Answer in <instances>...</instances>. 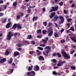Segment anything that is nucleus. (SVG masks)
Returning <instances> with one entry per match:
<instances>
[{"label":"nucleus","mask_w":76,"mask_h":76,"mask_svg":"<svg viewBox=\"0 0 76 76\" xmlns=\"http://www.w3.org/2000/svg\"><path fill=\"white\" fill-rule=\"evenodd\" d=\"M48 40V37H46L45 39H42V41L43 42H44L43 44H42L39 45V46L42 47H45L47 45V42Z\"/></svg>","instance_id":"f257e3e1"},{"label":"nucleus","mask_w":76,"mask_h":76,"mask_svg":"<svg viewBox=\"0 0 76 76\" xmlns=\"http://www.w3.org/2000/svg\"><path fill=\"white\" fill-rule=\"evenodd\" d=\"M8 34L7 35V39L8 40V41H10L11 39V38H12V37H13L14 34L10 31H9Z\"/></svg>","instance_id":"f03ea898"},{"label":"nucleus","mask_w":76,"mask_h":76,"mask_svg":"<svg viewBox=\"0 0 76 76\" xmlns=\"http://www.w3.org/2000/svg\"><path fill=\"white\" fill-rule=\"evenodd\" d=\"M59 19L61 20V21H59V24H61L64 22V17L62 16H59Z\"/></svg>","instance_id":"7ed1b4c3"},{"label":"nucleus","mask_w":76,"mask_h":76,"mask_svg":"<svg viewBox=\"0 0 76 76\" xmlns=\"http://www.w3.org/2000/svg\"><path fill=\"white\" fill-rule=\"evenodd\" d=\"M63 56L64 57V58L66 59V60L70 58V55H68L67 54L64 55H63Z\"/></svg>","instance_id":"20e7f679"},{"label":"nucleus","mask_w":76,"mask_h":76,"mask_svg":"<svg viewBox=\"0 0 76 76\" xmlns=\"http://www.w3.org/2000/svg\"><path fill=\"white\" fill-rule=\"evenodd\" d=\"M70 39L72 41H73L74 42H76V37L75 35L73 36L72 38L70 37Z\"/></svg>","instance_id":"39448f33"},{"label":"nucleus","mask_w":76,"mask_h":76,"mask_svg":"<svg viewBox=\"0 0 76 76\" xmlns=\"http://www.w3.org/2000/svg\"><path fill=\"white\" fill-rule=\"evenodd\" d=\"M34 70L36 71H38L39 70V67L38 65H36L33 68Z\"/></svg>","instance_id":"423d86ee"},{"label":"nucleus","mask_w":76,"mask_h":76,"mask_svg":"<svg viewBox=\"0 0 76 76\" xmlns=\"http://www.w3.org/2000/svg\"><path fill=\"white\" fill-rule=\"evenodd\" d=\"M11 25H12V23L11 22H8L6 25V28L8 29V28H10V26H11Z\"/></svg>","instance_id":"0eeeda50"},{"label":"nucleus","mask_w":76,"mask_h":76,"mask_svg":"<svg viewBox=\"0 0 76 76\" xmlns=\"http://www.w3.org/2000/svg\"><path fill=\"white\" fill-rule=\"evenodd\" d=\"M2 20L1 21V22L2 23H5L6 22V21H7V18H4L1 19Z\"/></svg>","instance_id":"6e6552de"},{"label":"nucleus","mask_w":76,"mask_h":76,"mask_svg":"<svg viewBox=\"0 0 76 76\" xmlns=\"http://www.w3.org/2000/svg\"><path fill=\"white\" fill-rule=\"evenodd\" d=\"M56 15L55 12H53L50 13V19H52L54 15Z\"/></svg>","instance_id":"1a4fd4ad"},{"label":"nucleus","mask_w":76,"mask_h":76,"mask_svg":"<svg viewBox=\"0 0 76 76\" xmlns=\"http://www.w3.org/2000/svg\"><path fill=\"white\" fill-rule=\"evenodd\" d=\"M33 67L34 66H33V65H31V66L28 67V66H26V68L28 69V70L29 71H30L31 70H32V69L33 68Z\"/></svg>","instance_id":"9d476101"},{"label":"nucleus","mask_w":76,"mask_h":76,"mask_svg":"<svg viewBox=\"0 0 76 76\" xmlns=\"http://www.w3.org/2000/svg\"><path fill=\"white\" fill-rule=\"evenodd\" d=\"M39 60L40 61H41L42 60L43 61H44V57L42 56H39L38 58Z\"/></svg>","instance_id":"9b49d317"},{"label":"nucleus","mask_w":76,"mask_h":76,"mask_svg":"<svg viewBox=\"0 0 76 76\" xmlns=\"http://www.w3.org/2000/svg\"><path fill=\"white\" fill-rule=\"evenodd\" d=\"M20 55V53H19L18 52H15L14 53V57H16L17 56H19Z\"/></svg>","instance_id":"f8f14e48"},{"label":"nucleus","mask_w":76,"mask_h":76,"mask_svg":"<svg viewBox=\"0 0 76 76\" xmlns=\"http://www.w3.org/2000/svg\"><path fill=\"white\" fill-rule=\"evenodd\" d=\"M52 9H53V11L54 12H55V11H56L58 10V7H52Z\"/></svg>","instance_id":"ddd939ff"},{"label":"nucleus","mask_w":76,"mask_h":76,"mask_svg":"<svg viewBox=\"0 0 76 76\" xmlns=\"http://www.w3.org/2000/svg\"><path fill=\"white\" fill-rule=\"evenodd\" d=\"M53 18L54 19H52V20L53 21H54V22L56 21V20H57L58 18V16H54V17Z\"/></svg>","instance_id":"4468645a"},{"label":"nucleus","mask_w":76,"mask_h":76,"mask_svg":"<svg viewBox=\"0 0 76 76\" xmlns=\"http://www.w3.org/2000/svg\"><path fill=\"white\" fill-rule=\"evenodd\" d=\"M5 61H6V59L5 58H3L0 61V63H4Z\"/></svg>","instance_id":"2eb2a0df"},{"label":"nucleus","mask_w":76,"mask_h":76,"mask_svg":"<svg viewBox=\"0 0 76 76\" xmlns=\"http://www.w3.org/2000/svg\"><path fill=\"white\" fill-rule=\"evenodd\" d=\"M61 54H64V55H66L67 53H66V52L63 49L61 50Z\"/></svg>","instance_id":"dca6fc26"},{"label":"nucleus","mask_w":76,"mask_h":76,"mask_svg":"<svg viewBox=\"0 0 76 76\" xmlns=\"http://www.w3.org/2000/svg\"><path fill=\"white\" fill-rule=\"evenodd\" d=\"M38 20V16H37L35 17V16H34L33 17L32 19L33 21H34V20Z\"/></svg>","instance_id":"f3484780"},{"label":"nucleus","mask_w":76,"mask_h":76,"mask_svg":"<svg viewBox=\"0 0 76 76\" xmlns=\"http://www.w3.org/2000/svg\"><path fill=\"white\" fill-rule=\"evenodd\" d=\"M31 76H34L36 74L35 72L32 71L31 72Z\"/></svg>","instance_id":"a211bd4d"},{"label":"nucleus","mask_w":76,"mask_h":76,"mask_svg":"<svg viewBox=\"0 0 76 76\" xmlns=\"http://www.w3.org/2000/svg\"><path fill=\"white\" fill-rule=\"evenodd\" d=\"M53 31H52L50 32L48 34V37H51L53 35Z\"/></svg>","instance_id":"6ab92c4d"},{"label":"nucleus","mask_w":76,"mask_h":76,"mask_svg":"<svg viewBox=\"0 0 76 76\" xmlns=\"http://www.w3.org/2000/svg\"><path fill=\"white\" fill-rule=\"evenodd\" d=\"M17 26L18 29H21L22 28V26H20V24L19 23L17 24Z\"/></svg>","instance_id":"aec40b11"},{"label":"nucleus","mask_w":76,"mask_h":76,"mask_svg":"<svg viewBox=\"0 0 76 76\" xmlns=\"http://www.w3.org/2000/svg\"><path fill=\"white\" fill-rule=\"evenodd\" d=\"M12 62H13V58H10V61H8V63L9 64H12Z\"/></svg>","instance_id":"412c9836"},{"label":"nucleus","mask_w":76,"mask_h":76,"mask_svg":"<svg viewBox=\"0 0 76 76\" xmlns=\"http://www.w3.org/2000/svg\"><path fill=\"white\" fill-rule=\"evenodd\" d=\"M70 68L73 70H76V66H71Z\"/></svg>","instance_id":"4be33fe9"},{"label":"nucleus","mask_w":76,"mask_h":76,"mask_svg":"<svg viewBox=\"0 0 76 76\" xmlns=\"http://www.w3.org/2000/svg\"><path fill=\"white\" fill-rule=\"evenodd\" d=\"M45 50H51V48L49 46H47L44 48Z\"/></svg>","instance_id":"5701e85b"},{"label":"nucleus","mask_w":76,"mask_h":76,"mask_svg":"<svg viewBox=\"0 0 76 76\" xmlns=\"http://www.w3.org/2000/svg\"><path fill=\"white\" fill-rule=\"evenodd\" d=\"M17 27V24L15 23L14 24L12 27V29H16Z\"/></svg>","instance_id":"b1692460"},{"label":"nucleus","mask_w":76,"mask_h":76,"mask_svg":"<svg viewBox=\"0 0 76 76\" xmlns=\"http://www.w3.org/2000/svg\"><path fill=\"white\" fill-rule=\"evenodd\" d=\"M59 63H61V64H64V63H66V62L65 61H62L61 60H60L58 61Z\"/></svg>","instance_id":"393cba45"},{"label":"nucleus","mask_w":76,"mask_h":76,"mask_svg":"<svg viewBox=\"0 0 76 76\" xmlns=\"http://www.w3.org/2000/svg\"><path fill=\"white\" fill-rule=\"evenodd\" d=\"M24 42V43H27V44H30V43H29V41L27 40H24L23 42Z\"/></svg>","instance_id":"a878e982"},{"label":"nucleus","mask_w":76,"mask_h":76,"mask_svg":"<svg viewBox=\"0 0 76 76\" xmlns=\"http://www.w3.org/2000/svg\"><path fill=\"white\" fill-rule=\"evenodd\" d=\"M48 32H51V31H52V28H48Z\"/></svg>","instance_id":"bb28decb"},{"label":"nucleus","mask_w":76,"mask_h":76,"mask_svg":"<svg viewBox=\"0 0 76 76\" xmlns=\"http://www.w3.org/2000/svg\"><path fill=\"white\" fill-rule=\"evenodd\" d=\"M52 73L53 75H58V73H57L55 71H53L52 72Z\"/></svg>","instance_id":"cd10ccee"},{"label":"nucleus","mask_w":76,"mask_h":76,"mask_svg":"<svg viewBox=\"0 0 76 76\" xmlns=\"http://www.w3.org/2000/svg\"><path fill=\"white\" fill-rule=\"evenodd\" d=\"M52 62H53L54 63H56L57 62V60L55 59H53L51 60Z\"/></svg>","instance_id":"c85d7f7f"},{"label":"nucleus","mask_w":76,"mask_h":76,"mask_svg":"<svg viewBox=\"0 0 76 76\" xmlns=\"http://www.w3.org/2000/svg\"><path fill=\"white\" fill-rule=\"evenodd\" d=\"M57 55L58 56V58H61V54L59 52L57 53Z\"/></svg>","instance_id":"c756f323"},{"label":"nucleus","mask_w":76,"mask_h":76,"mask_svg":"<svg viewBox=\"0 0 76 76\" xmlns=\"http://www.w3.org/2000/svg\"><path fill=\"white\" fill-rule=\"evenodd\" d=\"M70 30L72 31H73V32H74L75 31V29H74V28L72 27H71L70 29H69V31H70Z\"/></svg>","instance_id":"7c9ffc66"},{"label":"nucleus","mask_w":76,"mask_h":76,"mask_svg":"<svg viewBox=\"0 0 76 76\" xmlns=\"http://www.w3.org/2000/svg\"><path fill=\"white\" fill-rule=\"evenodd\" d=\"M26 75L28 76H31V72H28L26 73Z\"/></svg>","instance_id":"2f4dec72"},{"label":"nucleus","mask_w":76,"mask_h":76,"mask_svg":"<svg viewBox=\"0 0 76 76\" xmlns=\"http://www.w3.org/2000/svg\"><path fill=\"white\" fill-rule=\"evenodd\" d=\"M9 54V50H6V52L5 53V56H7V55Z\"/></svg>","instance_id":"473e14b6"},{"label":"nucleus","mask_w":76,"mask_h":76,"mask_svg":"<svg viewBox=\"0 0 76 76\" xmlns=\"http://www.w3.org/2000/svg\"><path fill=\"white\" fill-rule=\"evenodd\" d=\"M42 33L43 34H45L47 33V30H43L42 31Z\"/></svg>","instance_id":"72a5a7b5"},{"label":"nucleus","mask_w":76,"mask_h":76,"mask_svg":"<svg viewBox=\"0 0 76 76\" xmlns=\"http://www.w3.org/2000/svg\"><path fill=\"white\" fill-rule=\"evenodd\" d=\"M37 48L39 50H44V49H43V48L42 47H37Z\"/></svg>","instance_id":"f704fd0d"},{"label":"nucleus","mask_w":76,"mask_h":76,"mask_svg":"<svg viewBox=\"0 0 76 76\" xmlns=\"http://www.w3.org/2000/svg\"><path fill=\"white\" fill-rule=\"evenodd\" d=\"M39 33H40V34L41 33V29H39L37 30V33L39 34Z\"/></svg>","instance_id":"c9c22d12"},{"label":"nucleus","mask_w":76,"mask_h":76,"mask_svg":"<svg viewBox=\"0 0 76 76\" xmlns=\"http://www.w3.org/2000/svg\"><path fill=\"white\" fill-rule=\"evenodd\" d=\"M66 41H70V39L69 38L68 36H67L66 37Z\"/></svg>","instance_id":"e433bc0d"},{"label":"nucleus","mask_w":76,"mask_h":76,"mask_svg":"<svg viewBox=\"0 0 76 76\" xmlns=\"http://www.w3.org/2000/svg\"><path fill=\"white\" fill-rule=\"evenodd\" d=\"M63 1H61L60 3H59V5L60 6H63Z\"/></svg>","instance_id":"4c0bfd02"},{"label":"nucleus","mask_w":76,"mask_h":76,"mask_svg":"<svg viewBox=\"0 0 76 76\" xmlns=\"http://www.w3.org/2000/svg\"><path fill=\"white\" fill-rule=\"evenodd\" d=\"M46 54H48V53H50V50H45Z\"/></svg>","instance_id":"58836bf2"},{"label":"nucleus","mask_w":76,"mask_h":76,"mask_svg":"<svg viewBox=\"0 0 76 76\" xmlns=\"http://www.w3.org/2000/svg\"><path fill=\"white\" fill-rule=\"evenodd\" d=\"M28 39H31V38H32V35H30L28 36Z\"/></svg>","instance_id":"ea45409f"},{"label":"nucleus","mask_w":76,"mask_h":76,"mask_svg":"<svg viewBox=\"0 0 76 76\" xmlns=\"http://www.w3.org/2000/svg\"><path fill=\"white\" fill-rule=\"evenodd\" d=\"M72 20V19L71 18H68L67 19V21L68 22H70V21Z\"/></svg>","instance_id":"a19ab883"},{"label":"nucleus","mask_w":76,"mask_h":76,"mask_svg":"<svg viewBox=\"0 0 76 76\" xmlns=\"http://www.w3.org/2000/svg\"><path fill=\"white\" fill-rule=\"evenodd\" d=\"M57 53H53L52 54L53 56L54 57H55V56H57Z\"/></svg>","instance_id":"79ce46f5"},{"label":"nucleus","mask_w":76,"mask_h":76,"mask_svg":"<svg viewBox=\"0 0 76 76\" xmlns=\"http://www.w3.org/2000/svg\"><path fill=\"white\" fill-rule=\"evenodd\" d=\"M37 37V38H42V35H38Z\"/></svg>","instance_id":"37998d69"},{"label":"nucleus","mask_w":76,"mask_h":76,"mask_svg":"<svg viewBox=\"0 0 76 76\" xmlns=\"http://www.w3.org/2000/svg\"><path fill=\"white\" fill-rule=\"evenodd\" d=\"M52 25V23H49L48 24V26L49 28H50V26Z\"/></svg>","instance_id":"c03bdc74"},{"label":"nucleus","mask_w":76,"mask_h":76,"mask_svg":"<svg viewBox=\"0 0 76 76\" xmlns=\"http://www.w3.org/2000/svg\"><path fill=\"white\" fill-rule=\"evenodd\" d=\"M47 23L46 21L44 22L43 23V24L44 25H45V26H47Z\"/></svg>","instance_id":"a18cd8bd"},{"label":"nucleus","mask_w":76,"mask_h":76,"mask_svg":"<svg viewBox=\"0 0 76 76\" xmlns=\"http://www.w3.org/2000/svg\"><path fill=\"white\" fill-rule=\"evenodd\" d=\"M17 5V3L16 2H15L13 3V6L14 7H15Z\"/></svg>","instance_id":"49530a36"},{"label":"nucleus","mask_w":76,"mask_h":76,"mask_svg":"<svg viewBox=\"0 0 76 76\" xmlns=\"http://www.w3.org/2000/svg\"><path fill=\"white\" fill-rule=\"evenodd\" d=\"M27 12L28 13H30L31 12V9H28L27 10Z\"/></svg>","instance_id":"de8ad7c7"},{"label":"nucleus","mask_w":76,"mask_h":76,"mask_svg":"<svg viewBox=\"0 0 76 76\" xmlns=\"http://www.w3.org/2000/svg\"><path fill=\"white\" fill-rule=\"evenodd\" d=\"M61 44H63V42H65V40H61Z\"/></svg>","instance_id":"09e8293b"},{"label":"nucleus","mask_w":76,"mask_h":76,"mask_svg":"<svg viewBox=\"0 0 76 76\" xmlns=\"http://www.w3.org/2000/svg\"><path fill=\"white\" fill-rule=\"evenodd\" d=\"M4 16V13H0V17H1V16Z\"/></svg>","instance_id":"8fccbe9b"},{"label":"nucleus","mask_w":76,"mask_h":76,"mask_svg":"<svg viewBox=\"0 0 76 76\" xmlns=\"http://www.w3.org/2000/svg\"><path fill=\"white\" fill-rule=\"evenodd\" d=\"M34 7H35V6H30L29 7V8L30 9H31V8H34Z\"/></svg>","instance_id":"3c124183"},{"label":"nucleus","mask_w":76,"mask_h":76,"mask_svg":"<svg viewBox=\"0 0 76 76\" xmlns=\"http://www.w3.org/2000/svg\"><path fill=\"white\" fill-rule=\"evenodd\" d=\"M16 45L18 46V47H20L22 46V45L21 44H19L18 45Z\"/></svg>","instance_id":"603ef678"},{"label":"nucleus","mask_w":76,"mask_h":76,"mask_svg":"<svg viewBox=\"0 0 76 76\" xmlns=\"http://www.w3.org/2000/svg\"><path fill=\"white\" fill-rule=\"evenodd\" d=\"M43 53L44 54V55H45V56H48V54H46V53L45 52H43Z\"/></svg>","instance_id":"864d4df0"},{"label":"nucleus","mask_w":76,"mask_h":76,"mask_svg":"<svg viewBox=\"0 0 76 76\" xmlns=\"http://www.w3.org/2000/svg\"><path fill=\"white\" fill-rule=\"evenodd\" d=\"M17 50L18 51H20L22 50V48H19L17 49Z\"/></svg>","instance_id":"5fc2aeb1"},{"label":"nucleus","mask_w":76,"mask_h":76,"mask_svg":"<svg viewBox=\"0 0 76 76\" xmlns=\"http://www.w3.org/2000/svg\"><path fill=\"white\" fill-rule=\"evenodd\" d=\"M75 53V51H72L70 52V54H73V53Z\"/></svg>","instance_id":"6e6d98bb"},{"label":"nucleus","mask_w":76,"mask_h":76,"mask_svg":"<svg viewBox=\"0 0 76 76\" xmlns=\"http://www.w3.org/2000/svg\"><path fill=\"white\" fill-rule=\"evenodd\" d=\"M20 15H18L17 16V19H20Z\"/></svg>","instance_id":"4d7b16f0"},{"label":"nucleus","mask_w":76,"mask_h":76,"mask_svg":"<svg viewBox=\"0 0 76 76\" xmlns=\"http://www.w3.org/2000/svg\"><path fill=\"white\" fill-rule=\"evenodd\" d=\"M31 43L33 45H35V42L34 41H32Z\"/></svg>","instance_id":"13d9d810"},{"label":"nucleus","mask_w":76,"mask_h":76,"mask_svg":"<svg viewBox=\"0 0 76 76\" xmlns=\"http://www.w3.org/2000/svg\"><path fill=\"white\" fill-rule=\"evenodd\" d=\"M58 34H54V36L55 37H58Z\"/></svg>","instance_id":"bf43d9fd"},{"label":"nucleus","mask_w":76,"mask_h":76,"mask_svg":"<svg viewBox=\"0 0 76 76\" xmlns=\"http://www.w3.org/2000/svg\"><path fill=\"white\" fill-rule=\"evenodd\" d=\"M64 13L65 14H67V11H66V10H64Z\"/></svg>","instance_id":"052dcab7"},{"label":"nucleus","mask_w":76,"mask_h":76,"mask_svg":"<svg viewBox=\"0 0 76 76\" xmlns=\"http://www.w3.org/2000/svg\"><path fill=\"white\" fill-rule=\"evenodd\" d=\"M61 64L60 63H59L58 64H57V66H61Z\"/></svg>","instance_id":"680f3d73"},{"label":"nucleus","mask_w":76,"mask_h":76,"mask_svg":"<svg viewBox=\"0 0 76 76\" xmlns=\"http://www.w3.org/2000/svg\"><path fill=\"white\" fill-rule=\"evenodd\" d=\"M13 72V69H10V73H12Z\"/></svg>","instance_id":"e2e57ef3"},{"label":"nucleus","mask_w":76,"mask_h":76,"mask_svg":"<svg viewBox=\"0 0 76 76\" xmlns=\"http://www.w3.org/2000/svg\"><path fill=\"white\" fill-rule=\"evenodd\" d=\"M18 33H15L14 34V35L15 37H16V35H18Z\"/></svg>","instance_id":"0e129e2a"},{"label":"nucleus","mask_w":76,"mask_h":76,"mask_svg":"<svg viewBox=\"0 0 76 76\" xmlns=\"http://www.w3.org/2000/svg\"><path fill=\"white\" fill-rule=\"evenodd\" d=\"M75 6V5L74 4H72L71 6L72 7H74Z\"/></svg>","instance_id":"69168bd1"},{"label":"nucleus","mask_w":76,"mask_h":76,"mask_svg":"<svg viewBox=\"0 0 76 76\" xmlns=\"http://www.w3.org/2000/svg\"><path fill=\"white\" fill-rule=\"evenodd\" d=\"M3 3V0L0 1V4H2Z\"/></svg>","instance_id":"338daca9"},{"label":"nucleus","mask_w":76,"mask_h":76,"mask_svg":"<svg viewBox=\"0 0 76 76\" xmlns=\"http://www.w3.org/2000/svg\"><path fill=\"white\" fill-rule=\"evenodd\" d=\"M2 7H3L0 6V11H3V10H2Z\"/></svg>","instance_id":"774afa93"}]
</instances>
